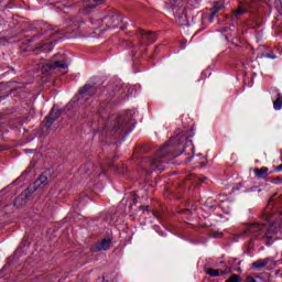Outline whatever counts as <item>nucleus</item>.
I'll use <instances>...</instances> for the list:
<instances>
[{
    "instance_id": "9",
    "label": "nucleus",
    "mask_w": 282,
    "mask_h": 282,
    "mask_svg": "<svg viewBox=\"0 0 282 282\" xmlns=\"http://www.w3.org/2000/svg\"><path fill=\"white\" fill-rule=\"evenodd\" d=\"M46 67L48 69H67V67H69V63L65 61H56V62L46 64Z\"/></svg>"
},
{
    "instance_id": "6",
    "label": "nucleus",
    "mask_w": 282,
    "mask_h": 282,
    "mask_svg": "<svg viewBox=\"0 0 282 282\" xmlns=\"http://www.w3.org/2000/svg\"><path fill=\"white\" fill-rule=\"evenodd\" d=\"M110 21H112V23H118V25L121 23L123 25L119 26L120 30H127V25H129V19H123L122 15L117 14L113 15L112 18H110ZM118 25H113L112 28L116 29L118 28Z\"/></svg>"
},
{
    "instance_id": "21",
    "label": "nucleus",
    "mask_w": 282,
    "mask_h": 282,
    "mask_svg": "<svg viewBox=\"0 0 282 282\" xmlns=\"http://www.w3.org/2000/svg\"><path fill=\"white\" fill-rule=\"evenodd\" d=\"M94 12V6L86 7L85 14H91Z\"/></svg>"
},
{
    "instance_id": "5",
    "label": "nucleus",
    "mask_w": 282,
    "mask_h": 282,
    "mask_svg": "<svg viewBox=\"0 0 282 282\" xmlns=\"http://www.w3.org/2000/svg\"><path fill=\"white\" fill-rule=\"evenodd\" d=\"M137 39L141 41L142 45H149L151 43H155V40L158 39L155 36V33L153 32H144L142 30H139L137 32Z\"/></svg>"
},
{
    "instance_id": "33",
    "label": "nucleus",
    "mask_w": 282,
    "mask_h": 282,
    "mask_svg": "<svg viewBox=\"0 0 282 282\" xmlns=\"http://www.w3.org/2000/svg\"><path fill=\"white\" fill-rule=\"evenodd\" d=\"M200 166H206V163H202Z\"/></svg>"
},
{
    "instance_id": "24",
    "label": "nucleus",
    "mask_w": 282,
    "mask_h": 282,
    "mask_svg": "<svg viewBox=\"0 0 282 282\" xmlns=\"http://www.w3.org/2000/svg\"><path fill=\"white\" fill-rule=\"evenodd\" d=\"M215 13L214 11H212L210 15H209V22L213 23V21H215Z\"/></svg>"
},
{
    "instance_id": "23",
    "label": "nucleus",
    "mask_w": 282,
    "mask_h": 282,
    "mask_svg": "<svg viewBox=\"0 0 282 282\" xmlns=\"http://www.w3.org/2000/svg\"><path fill=\"white\" fill-rule=\"evenodd\" d=\"M47 175H52V170H46L44 174L40 175V177H47Z\"/></svg>"
},
{
    "instance_id": "30",
    "label": "nucleus",
    "mask_w": 282,
    "mask_h": 282,
    "mask_svg": "<svg viewBox=\"0 0 282 282\" xmlns=\"http://www.w3.org/2000/svg\"><path fill=\"white\" fill-rule=\"evenodd\" d=\"M95 3H100L101 1H105V0H94Z\"/></svg>"
},
{
    "instance_id": "20",
    "label": "nucleus",
    "mask_w": 282,
    "mask_h": 282,
    "mask_svg": "<svg viewBox=\"0 0 282 282\" xmlns=\"http://www.w3.org/2000/svg\"><path fill=\"white\" fill-rule=\"evenodd\" d=\"M243 13H246V8H243V7L240 6V7L238 8V10L236 11V14L239 15V14H243Z\"/></svg>"
},
{
    "instance_id": "19",
    "label": "nucleus",
    "mask_w": 282,
    "mask_h": 282,
    "mask_svg": "<svg viewBox=\"0 0 282 282\" xmlns=\"http://www.w3.org/2000/svg\"><path fill=\"white\" fill-rule=\"evenodd\" d=\"M219 10H221V4L219 3H216L213 9H212V12H215L216 14L219 12Z\"/></svg>"
},
{
    "instance_id": "8",
    "label": "nucleus",
    "mask_w": 282,
    "mask_h": 282,
    "mask_svg": "<svg viewBox=\"0 0 282 282\" xmlns=\"http://www.w3.org/2000/svg\"><path fill=\"white\" fill-rule=\"evenodd\" d=\"M59 117L61 112L58 111V109L53 108L50 116L46 118V129H50L52 127V123L56 122L57 118Z\"/></svg>"
},
{
    "instance_id": "18",
    "label": "nucleus",
    "mask_w": 282,
    "mask_h": 282,
    "mask_svg": "<svg viewBox=\"0 0 282 282\" xmlns=\"http://www.w3.org/2000/svg\"><path fill=\"white\" fill-rule=\"evenodd\" d=\"M110 127H111V123H109V122L105 124V129L102 131V135H109Z\"/></svg>"
},
{
    "instance_id": "27",
    "label": "nucleus",
    "mask_w": 282,
    "mask_h": 282,
    "mask_svg": "<svg viewBox=\"0 0 282 282\" xmlns=\"http://www.w3.org/2000/svg\"><path fill=\"white\" fill-rule=\"evenodd\" d=\"M96 21H97V20L94 19V18L90 19V23H91L93 25L96 24Z\"/></svg>"
},
{
    "instance_id": "11",
    "label": "nucleus",
    "mask_w": 282,
    "mask_h": 282,
    "mask_svg": "<svg viewBox=\"0 0 282 282\" xmlns=\"http://www.w3.org/2000/svg\"><path fill=\"white\" fill-rule=\"evenodd\" d=\"M109 248H111V239L105 238L95 246L94 250L95 252H98V250H109Z\"/></svg>"
},
{
    "instance_id": "10",
    "label": "nucleus",
    "mask_w": 282,
    "mask_h": 282,
    "mask_svg": "<svg viewBox=\"0 0 282 282\" xmlns=\"http://www.w3.org/2000/svg\"><path fill=\"white\" fill-rule=\"evenodd\" d=\"M270 263H272V260H270V258H265V259L257 260L256 262H253L251 268L252 270H263V268H265V265Z\"/></svg>"
},
{
    "instance_id": "12",
    "label": "nucleus",
    "mask_w": 282,
    "mask_h": 282,
    "mask_svg": "<svg viewBox=\"0 0 282 282\" xmlns=\"http://www.w3.org/2000/svg\"><path fill=\"white\" fill-rule=\"evenodd\" d=\"M35 164H36V162L31 161L30 166L22 173V176L25 177V176L30 175V176L32 177V176L36 175V174L34 173V166H35Z\"/></svg>"
},
{
    "instance_id": "29",
    "label": "nucleus",
    "mask_w": 282,
    "mask_h": 282,
    "mask_svg": "<svg viewBox=\"0 0 282 282\" xmlns=\"http://www.w3.org/2000/svg\"><path fill=\"white\" fill-rule=\"evenodd\" d=\"M276 171H282V164L276 167Z\"/></svg>"
},
{
    "instance_id": "26",
    "label": "nucleus",
    "mask_w": 282,
    "mask_h": 282,
    "mask_svg": "<svg viewBox=\"0 0 282 282\" xmlns=\"http://www.w3.org/2000/svg\"><path fill=\"white\" fill-rule=\"evenodd\" d=\"M100 171H101V169L100 167H97L96 170H94V175H95V177H97L98 176V173H100Z\"/></svg>"
},
{
    "instance_id": "35",
    "label": "nucleus",
    "mask_w": 282,
    "mask_h": 282,
    "mask_svg": "<svg viewBox=\"0 0 282 282\" xmlns=\"http://www.w3.org/2000/svg\"><path fill=\"white\" fill-rule=\"evenodd\" d=\"M193 160V158L188 159V162H191Z\"/></svg>"
},
{
    "instance_id": "31",
    "label": "nucleus",
    "mask_w": 282,
    "mask_h": 282,
    "mask_svg": "<svg viewBox=\"0 0 282 282\" xmlns=\"http://www.w3.org/2000/svg\"><path fill=\"white\" fill-rule=\"evenodd\" d=\"M265 219H267V221H270V216H267Z\"/></svg>"
},
{
    "instance_id": "13",
    "label": "nucleus",
    "mask_w": 282,
    "mask_h": 282,
    "mask_svg": "<svg viewBox=\"0 0 282 282\" xmlns=\"http://www.w3.org/2000/svg\"><path fill=\"white\" fill-rule=\"evenodd\" d=\"M206 273L209 275V276H224V274H226V271L224 270H216V269H207L206 270Z\"/></svg>"
},
{
    "instance_id": "15",
    "label": "nucleus",
    "mask_w": 282,
    "mask_h": 282,
    "mask_svg": "<svg viewBox=\"0 0 282 282\" xmlns=\"http://www.w3.org/2000/svg\"><path fill=\"white\" fill-rule=\"evenodd\" d=\"M254 173L258 177H262V175H272V172H268V167H262L260 170H254Z\"/></svg>"
},
{
    "instance_id": "25",
    "label": "nucleus",
    "mask_w": 282,
    "mask_h": 282,
    "mask_svg": "<svg viewBox=\"0 0 282 282\" xmlns=\"http://www.w3.org/2000/svg\"><path fill=\"white\" fill-rule=\"evenodd\" d=\"M280 182H281V178H272L271 180L272 184H280Z\"/></svg>"
},
{
    "instance_id": "4",
    "label": "nucleus",
    "mask_w": 282,
    "mask_h": 282,
    "mask_svg": "<svg viewBox=\"0 0 282 282\" xmlns=\"http://www.w3.org/2000/svg\"><path fill=\"white\" fill-rule=\"evenodd\" d=\"M43 186H47V178L39 177L28 189L22 192L19 197L15 198L14 206L17 208H23L28 202H32V193H34V191H39V188H43Z\"/></svg>"
},
{
    "instance_id": "2",
    "label": "nucleus",
    "mask_w": 282,
    "mask_h": 282,
    "mask_svg": "<svg viewBox=\"0 0 282 282\" xmlns=\"http://www.w3.org/2000/svg\"><path fill=\"white\" fill-rule=\"evenodd\" d=\"M131 116H133V111L129 110L126 115H120L118 117L112 116L110 117V120H116L117 124L113 126L110 133L111 135L116 133H126L129 135L133 129V124H135V121L132 120Z\"/></svg>"
},
{
    "instance_id": "1",
    "label": "nucleus",
    "mask_w": 282,
    "mask_h": 282,
    "mask_svg": "<svg viewBox=\"0 0 282 282\" xmlns=\"http://www.w3.org/2000/svg\"><path fill=\"white\" fill-rule=\"evenodd\" d=\"M191 155L195 153V145L193 140L187 139L185 131L177 129L175 135L170 139L167 143L162 145L158 152L149 159L141 161V169L147 177L154 175L158 177L162 171L166 169V164L180 158V155Z\"/></svg>"
},
{
    "instance_id": "14",
    "label": "nucleus",
    "mask_w": 282,
    "mask_h": 282,
    "mask_svg": "<svg viewBox=\"0 0 282 282\" xmlns=\"http://www.w3.org/2000/svg\"><path fill=\"white\" fill-rule=\"evenodd\" d=\"M282 107V95L278 94V98L275 101H273V109H275V111H280Z\"/></svg>"
},
{
    "instance_id": "22",
    "label": "nucleus",
    "mask_w": 282,
    "mask_h": 282,
    "mask_svg": "<svg viewBox=\"0 0 282 282\" xmlns=\"http://www.w3.org/2000/svg\"><path fill=\"white\" fill-rule=\"evenodd\" d=\"M224 234L216 231L213 234L214 239H220V237H223Z\"/></svg>"
},
{
    "instance_id": "28",
    "label": "nucleus",
    "mask_w": 282,
    "mask_h": 282,
    "mask_svg": "<svg viewBox=\"0 0 282 282\" xmlns=\"http://www.w3.org/2000/svg\"><path fill=\"white\" fill-rule=\"evenodd\" d=\"M267 58H276V56L268 54Z\"/></svg>"
},
{
    "instance_id": "16",
    "label": "nucleus",
    "mask_w": 282,
    "mask_h": 282,
    "mask_svg": "<svg viewBox=\"0 0 282 282\" xmlns=\"http://www.w3.org/2000/svg\"><path fill=\"white\" fill-rule=\"evenodd\" d=\"M225 282H241V280L239 279V275L234 274Z\"/></svg>"
},
{
    "instance_id": "34",
    "label": "nucleus",
    "mask_w": 282,
    "mask_h": 282,
    "mask_svg": "<svg viewBox=\"0 0 282 282\" xmlns=\"http://www.w3.org/2000/svg\"><path fill=\"white\" fill-rule=\"evenodd\" d=\"M104 175H107V174L104 173ZM99 177H102V174H99Z\"/></svg>"
},
{
    "instance_id": "32",
    "label": "nucleus",
    "mask_w": 282,
    "mask_h": 282,
    "mask_svg": "<svg viewBox=\"0 0 282 282\" xmlns=\"http://www.w3.org/2000/svg\"><path fill=\"white\" fill-rule=\"evenodd\" d=\"M105 19H107V18H100L99 21H105Z\"/></svg>"
},
{
    "instance_id": "7",
    "label": "nucleus",
    "mask_w": 282,
    "mask_h": 282,
    "mask_svg": "<svg viewBox=\"0 0 282 282\" xmlns=\"http://www.w3.org/2000/svg\"><path fill=\"white\" fill-rule=\"evenodd\" d=\"M96 91V87L86 84L80 90H79V97L78 100L82 99H87V96H91Z\"/></svg>"
},
{
    "instance_id": "3",
    "label": "nucleus",
    "mask_w": 282,
    "mask_h": 282,
    "mask_svg": "<svg viewBox=\"0 0 282 282\" xmlns=\"http://www.w3.org/2000/svg\"><path fill=\"white\" fill-rule=\"evenodd\" d=\"M281 225V219H278L276 221H271L269 224V227L261 226L259 224H249L248 226V232L252 237V239H257V237H263L265 236L267 239H269L270 235H276V230L279 229V226Z\"/></svg>"
},
{
    "instance_id": "17",
    "label": "nucleus",
    "mask_w": 282,
    "mask_h": 282,
    "mask_svg": "<svg viewBox=\"0 0 282 282\" xmlns=\"http://www.w3.org/2000/svg\"><path fill=\"white\" fill-rule=\"evenodd\" d=\"M248 282H265V280H263V278H261V276H256V279L248 278Z\"/></svg>"
}]
</instances>
